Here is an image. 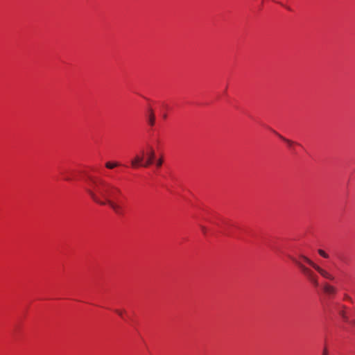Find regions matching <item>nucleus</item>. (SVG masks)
Returning <instances> with one entry per match:
<instances>
[{
	"mask_svg": "<svg viewBox=\"0 0 355 355\" xmlns=\"http://www.w3.org/2000/svg\"><path fill=\"white\" fill-rule=\"evenodd\" d=\"M114 312L118 314L122 319H125V315L126 314L125 310L115 309Z\"/></svg>",
	"mask_w": 355,
	"mask_h": 355,
	"instance_id": "obj_11",
	"label": "nucleus"
},
{
	"mask_svg": "<svg viewBox=\"0 0 355 355\" xmlns=\"http://www.w3.org/2000/svg\"><path fill=\"white\" fill-rule=\"evenodd\" d=\"M145 152L144 150L141 151L140 155H137L132 160L131 165L133 168H137L139 166H143Z\"/></svg>",
	"mask_w": 355,
	"mask_h": 355,
	"instance_id": "obj_4",
	"label": "nucleus"
},
{
	"mask_svg": "<svg viewBox=\"0 0 355 355\" xmlns=\"http://www.w3.org/2000/svg\"><path fill=\"white\" fill-rule=\"evenodd\" d=\"M274 133H275L278 136V133L276 132V131H274Z\"/></svg>",
	"mask_w": 355,
	"mask_h": 355,
	"instance_id": "obj_19",
	"label": "nucleus"
},
{
	"mask_svg": "<svg viewBox=\"0 0 355 355\" xmlns=\"http://www.w3.org/2000/svg\"><path fill=\"white\" fill-rule=\"evenodd\" d=\"M200 229L203 234L206 235L207 232V228L205 226H201Z\"/></svg>",
	"mask_w": 355,
	"mask_h": 355,
	"instance_id": "obj_14",
	"label": "nucleus"
},
{
	"mask_svg": "<svg viewBox=\"0 0 355 355\" xmlns=\"http://www.w3.org/2000/svg\"><path fill=\"white\" fill-rule=\"evenodd\" d=\"M64 180H67V181H69L71 180V179L69 177V176H64Z\"/></svg>",
	"mask_w": 355,
	"mask_h": 355,
	"instance_id": "obj_17",
	"label": "nucleus"
},
{
	"mask_svg": "<svg viewBox=\"0 0 355 355\" xmlns=\"http://www.w3.org/2000/svg\"><path fill=\"white\" fill-rule=\"evenodd\" d=\"M345 300H351V297H350L349 295H346L345 296Z\"/></svg>",
	"mask_w": 355,
	"mask_h": 355,
	"instance_id": "obj_18",
	"label": "nucleus"
},
{
	"mask_svg": "<svg viewBox=\"0 0 355 355\" xmlns=\"http://www.w3.org/2000/svg\"><path fill=\"white\" fill-rule=\"evenodd\" d=\"M217 225L219 226L224 232H228L230 227L234 226V224L228 220H224L222 221L221 225L217 224Z\"/></svg>",
	"mask_w": 355,
	"mask_h": 355,
	"instance_id": "obj_8",
	"label": "nucleus"
},
{
	"mask_svg": "<svg viewBox=\"0 0 355 355\" xmlns=\"http://www.w3.org/2000/svg\"><path fill=\"white\" fill-rule=\"evenodd\" d=\"M339 315L342 317L343 320L345 322H349V317L345 311V306H343L342 309L339 311Z\"/></svg>",
	"mask_w": 355,
	"mask_h": 355,
	"instance_id": "obj_9",
	"label": "nucleus"
},
{
	"mask_svg": "<svg viewBox=\"0 0 355 355\" xmlns=\"http://www.w3.org/2000/svg\"><path fill=\"white\" fill-rule=\"evenodd\" d=\"M119 166H120L119 162H107L105 163V167L108 169H113Z\"/></svg>",
	"mask_w": 355,
	"mask_h": 355,
	"instance_id": "obj_10",
	"label": "nucleus"
},
{
	"mask_svg": "<svg viewBox=\"0 0 355 355\" xmlns=\"http://www.w3.org/2000/svg\"><path fill=\"white\" fill-rule=\"evenodd\" d=\"M146 121L149 125L153 126L155 123V116L152 109H149L146 114Z\"/></svg>",
	"mask_w": 355,
	"mask_h": 355,
	"instance_id": "obj_6",
	"label": "nucleus"
},
{
	"mask_svg": "<svg viewBox=\"0 0 355 355\" xmlns=\"http://www.w3.org/2000/svg\"><path fill=\"white\" fill-rule=\"evenodd\" d=\"M289 257L297 266L303 275L314 287L319 286V277L318 275L311 268L306 266L300 261V259H302L304 262L309 265L313 269L317 271L323 278L330 281H334L335 277L331 272H329L326 269L322 268L321 266L313 262L307 257L300 255L299 259L291 256H290Z\"/></svg>",
	"mask_w": 355,
	"mask_h": 355,
	"instance_id": "obj_2",
	"label": "nucleus"
},
{
	"mask_svg": "<svg viewBox=\"0 0 355 355\" xmlns=\"http://www.w3.org/2000/svg\"><path fill=\"white\" fill-rule=\"evenodd\" d=\"M318 254L323 258L324 259H329V255L328 253H327L324 250H322V249H319L318 250Z\"/></svg>",
	"mask_w": 355,
	"mask_h": 355,
	"instance_id": "obj_12",
	"label": "nucleus"
},
{
	"mask_svg": "<svg viewBox=\"0 0 355 355\" xmlns=\"http://www.w3.org/2000/svg\"><path fill=\"white\" fill-rule=\"evenodd\" d=\"M87 192L96 203L107 205L117 216H124L125 207L119 201L123 193L117 185L101 178L90 177L87 180Z\"/></svg>",
	"mask_w": 355,
	"mask_h": 355,
	"instance_id": "obj_1",
	"label": "nucleus"
},
{
	"mask_svg": "<svg viewBox=\"0 0 355 355\" xmlns=\"http://www.w3.org/2000/svg\"><path fill=\"white\" fill-rule=\"evenodd\" d=\"M155 158V152L152 146H149L146 153V160L144 163V167H148L153 164Z\"/></svg>",
	"mask_w": 355,
	"mask_h": 355,
	"instance_id": "obj_3",
	"label": "nucleus"
},
{
	"mask_svg": "<svg viewBox=\"0 0 355 355\" xmlns=\"http://www.w3.org/2000/svg\"><path fill=\"white\" fill-rule=\"evenodd\" d=\"M322 355H329V352L326 347L323 349Z\"/></svg>",
	"mask_w": 355,
	"mask_h": 355,
	"instance_id": "obj_15",
	"label": "nucleus"
},
{
	"mask_svg": "<svg viewBox=\"0 0 355 355\" xmlns=\"http://www.w3.org/2000/svg\"><path fill=\"white\" fill-rule=\"evenodd\" d=\"M278 137L279 139H281L282 141H284L286 144L287 146L293 150H295V146H300V144L295 142V141H293L292 140H290L288 139H286V137H283L282 135H278Z\"/></svg>",
	"mask_w": 355,
	"mask_h": 355,
	"instance_id": "obj_5",
	"label": "nucleus"
},
{
	"mask_svg": "<svg viewBox=\"0 0 355 355\" xmlns=\"http://www.w3.org/2000/svg\"><path fill=\"white\" fill-rule=\"evenodd\" d=\"M348 322L352 324V325L355 326V319L349 320V322Z\"/></svg>",
	"mask_w": 355,
	"mask_h": 355,
	"instance_id": "obj_16",
	"label": "nucleus"
},
{
	"mask_svg": "<svg viewBox=\"0 0 355 355\" xmlns=\"http://www.w3.org/2000/svg\"><path fill=\"white\" fill-rule=\"evenodd\" d=\"M163 163V160L162 159H159L156 162L157 167L159 168L162 166Z\"/></svg>",
	"mask_w": 355,
	"mask_h": 355,
	"instance_id": "obj_13",
	"label": "nucleus"
},
{
	"mask_svg": "<svg viewBox=\"0 0 355 355\" xmlns=\"http://www.w3.org/2000/svg\"><path fill=\"white\" fill-rule=\"evenodd\" d=\"M323 291L327 295H335L336 293V288L329 284L328 283H324L323 285Z\"/></svg>",
	"mask_w": 355,
	"mask_h": 355,
	"instance_id": "obj_7",
	"label": "nucleus"
}]
</instances>
